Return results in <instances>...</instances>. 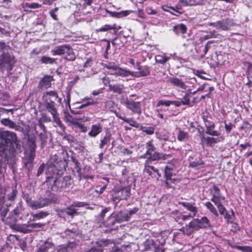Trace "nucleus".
<instances>
[{"label":"nucleus","instance_id":"423d86ee","mask_svg":"<svg viewBox=\"0 0 252 252\" xmlns=\"http://www.w3.org/2000/svg\"><path fill=\"white\" fill-rule=\"evenodd\" d=\"M202 119L206 127V133L212 136H219L220 132L216 130H214L216 125L214 122L208 119V116L203 114Z\"/></svg>","mask_w":252,"mask_h":252},{"label":"nucleus","instance_id":"de8ad7c7","mask_svg":"<svg viewBox=\"0 0 252 252\" xmlns=\"http://www.w3.org/2000/svg\"><path fill=\"white\" fill-rule=\"evenodd\" d=\"M71 160L74 164V167L76 169V172L77 173L79 178V180H81V168L80 165V163L78 162V160L73 156L71 157Z\"/></svg>","mask_w":252,"mask_h":252},{"label":"nucleus","instance_id":"6ab92c4d","mask_svg":"<svg viewBox=\"0 0 252 252\" xmlns=\"http://www.w3.org/2000/svg\"><path fill=\"white\" fill-rule=\"evenodd\" d=\"M179 204L182 205L188 211L190 212V215H192L194 217L198 213V208L195 206V202H180Z\"/></svg>","mask_w":252,"mask_h":252},{"label":"nucleus","instance_id":"c756f323","mask_svg":"<svg viewBox=\"0 0 252 252\" xmlns=\"http://www.w3.org/2000/svg\"><path fill=\"white\" fill-rule=\"evenodd\" d=\"M117 222L115 217L112 216L111 214L108 219L103 222L104 225L108 228H109V230H106L105 232H110L114 229V226L115 223Z\"/></svg>","mask_w":252,"mask_h":252},{"label":"nucleus","instance_id":"79ce46f5","mask_svg":"<svg viewBox=\"0 0 252 252\" xmlns=\"http://www.w3.org/2000/svg\"><path fill=\"white\" fill-rule=\"evenodd\" d=\"M36 128L35 126V128H34L35 131L36 133L38 135L39 139L41 142V147H43L45 146V145L46 144V143L47 142V140L48 139L47 131L44 130V131H41L38 133V132L36 130Z\"/></svg>","mask_w":252,"mask_h":252},{"label":"nucleus","instance_id":"774afa93","mask_svg":"<svg viewBox=\"0 0 252 252\" xmlns=\"http://www.w3.org/2000/svg\"><path fill=\"white\" fill-rule=\"evenodd\" d=\"M204 252H222L221 251L215 247H212L209 245H206L203 247Z\"/></svg>","mask_w":252,"mask_h":252},{"label":"nucleus","instance_id":"a18cd8bd","mask_svg":"<svg viewBox=\"0 0 252 252\" xmlns=\"http://www.w3.org/2000/svg\"><path fill=\"white\" fill-rule=\"evenodd\" d=\"M144 250L145 251L153 250L156 248V244L152 239H148L144 242Z\"/></svg>","mask_w":252,"mask_h":252},{"label":"nucleus","instance_id":"cd10ccee","mask_svg":"<svg viewBox=\"0 0 252 252\" xmlns=\"http://www.w3.org/2000/svg\"><path fill=\"white\" fill-rule=\"evenodd\" d=\"M102 125L98 123L92 126L91 129L88 133V135L91 137H95L102 132Z\"/></svg>","mask_w":252,"mask_h":252},{"label":"nucleus","instance_id":"4c0bfd02","mask_svg":"<svg viewBox=\"0 0 252 252\" xmlns=\"http://www.w3.org/2000/svg\"><path fill=\"white\" fill-rule=\"evenodd\" d=\"M19 214V210L18 208H15L9 214L7 218V221L10 223H14L17 220L18 215Z\"/></svg>","mask_w":252,"mask_h":252},{"label":"nucleus","instance_id":"9b49d317","mask_svg":"<svg viewBox=\"0 0 252 252\" xmlns=\"http://www.w3.org/2000/svg\"><path fill=\"white\" fill-rule=\"evenodd\" d=\"M198 225L196 224L194 219L185 226H183L179 231L182 232L184 235L188 236H190L194 232L198 231Z\"/></svg>","mask_w":252,"mask_h":252},{"label":"nucleus","instance_id":"a19ab883","mask_svg":"<svg viewBox=\"0 0 252 252\" xmlns=\"http://www.w3.org/2000/svg\"><path fill=\"white\" fill-rule=\"evenodd\" d=\"M162 9L165 11H167L170 12L171 14L174 15L175 16H177L176 14H175L174 12H176L179 14H182V11H181V9L178 8L177 6H176V8L169 6L167 5H163L162 6Z\"/></svg>","mask_w":252,"mask_h":252},{"label":"nucleus","instance_id":"09e8293b","mask_svg":"<svg viewBox=\"0 0 252 252\" xmlns=\"http://www.w3.org/2000/svg\"><path fill=\"white\" fill-rule=\"evenodd\" d=\"M170 58V57L167 56L165 55H158L155 58L156 62L162 64H164Z\"/></svg>","mask_w":252,"mask_h":252},{"label":"nucleus","instance_id":"13d9d810","mask_svg":"<svg viewBox=\"0 0 252 252\" xmlns=\"http://www.w3.org/2000/svg\"><path fill=\"white\" fill-rule=\"evenodd\" d=\"M64 209L65 210L66 214L72 217V218H73L74 215H76L78 214L77 210L74 209L71 205Z\"/></svg>","mask_w":252,"mask_h":252},{"label":"nucleus","instance_id":"6e6552de","mask_svg":"<svg viewBox=\"0 0 252 252\" xmlns=\"http://www.w3.org/2000/svg\"><path fill=\"white\" fill-rule=\"evenodd\" d=\"M138 71H132V76L134 77H143L149 76L151 74L150 67L148 65H141V63L137 61L136 67Z\"/></svg>","mask_w":252,"mask_h":252},{"label":"nucleus","instance_id":"6e6d98bb","mask_svg":"<svg viewBox=\"0 0 252 252\" xmlns=\"http://www.w3.org/2000/svg\"><path fill=\"white\" fill-rule=\"evenodd\" d=\"M161 158V154L158 152H155L154 154L151 153V155H148L147 159L148 162L150 161H155Z\"/></svg>","mask_w":252,"mask_h":252},{"label":"nucleus","instance_id":"4d7b16f0","mask_svg":"<svg viewBox=\"0 0 252 252\" xmlns=\"http://www.w3.org/2000/svg\"><path fill=\"white\" fill-rule=\"evenodd\" d=\"M140 129L147 135L153 134L155 130V127L153 126L146 127L141 126Z\"/></svg>","mask_w":252,"mask_h":252},{"label":"nucleus","instance_id":"bb28decb","mask_svg":"<svg viewBox=\"0 0 252 252\" xmlns=\"http://www.w3.org/2000/svg\"><path fill=\"white\" fill-rule=\"evenodd\" d=\"M196 224L198 225V230L206 228L210 226V222L207 217L204 216L201 219H194Z\"/></svg>","mask_w":252,"mask_h":252},{"label":"nucleus","instance_id":"b1692460","mask_svg":"<svg viewBox=\"0 0 252 252\" xmlns=\"http://www.w3.org/2000/svg\"><path fill=\"white\" fill-rule=\"evenodd\" d=\"M57 169L55 168V165L49 166L46 170V181L50 182V180H57Z\"/></svg>","mask_w":252,"mask_h":252},{"label":"nucleus","instance_id":"c03bdc74","mask_svg":"<svg viewBox=\"0 0 252 252\" xmlns=\"http://www.w3.org/2000/svg\"><path fill=\"white\" fill-rule=\"evenodd\" d=\"M146 148L147 149V151L144 155V157L146 156L151 155V153L155 152L156 150V147L153 144V140H151L147 142L146 144Z\"/></svg>","mask_w":252,"mask_h":252},{"label":"nucleus","instance_id":"603ef678","mask_svg":"<svg viewBox=\"0 0 252 252\" xmlns=\"http://www.w3.org/2000/svg\"><path fill=\"white\" fill-rule=\"evenodd\" d=\"M174 168L173 165L166 166L164 168V177L165 179L171 177L173 176V172Z\"/></svg>","mask_w":252,"mask_h":252},{"label":"nucleus","instance_id":"39448f33","mask_svg":"<svg viewBox=\"0 0 252 252\" xmlns=\"http://www.w3.org/2000/svg\"><path fill=\"white\" fill-rule=\"evenodd\" d=\"M210 192L212 195L211 201L218 207L222 205V202L225 201L224 196L221 195L220 189L216 185H213L212 189H210Z\"/></svg>","mask_w":252,"mask_h":252},{"label":"nucleus","instance_id":"412c9836","mask_svg":"<svg viewBox=\"0 0 252 252\" xmlns=\"http://www.w3.org/2000/svg\"><path fill=\"white\" fill-rule=\"evenodd\" d=\"M189 167L195 169H199L201 168L204 167L205 164L204 161L202 160L200 158H193L192 157H189Z\"/></svg>","mask_w":252,"mask_h":252},{"label":"nucleus","instance_id":"0eeeda50","mask_svg":"<svg viewBox=\"0 0 252 252\" xmlns=\"http://www.w3.org/2000/svg\"><path fill=\"white\" fill-rule=\"evenodd\" d=\"M208 25L213 26L218 30L228 31L231 29V28L234 26V24L232 19L226 18L220 21H218L216 22L208 23Z\"/></svg>","mask_w":252,"mask_h":252},{"label":"nucleus","instance_id":"0e129e2a","mask_svg":"<svg viewBox=\"0 0 252 252\" xmlns=\"http://www.w3.org/2000/svg\"><path fill=\"white\" fill-rule=\"evenodd\" d=\"M103 180H105L106 183H103V186L100 188L99 190H95V192H96L98 194H101L104 192L107 187L108 184L109 183V178L107 177L103 178Z\"/></svg>","mask_w":252,"mask_h":252},{"label":"nucleus","instance_id":"5fc2aeb1","mask_svg":"<svg viewBox=\"0 0 252 252\" xmlns=\"http://www.w3.org/2000/svg\"><path fill=\"white\" fill-rule=\"evenodd\" d=\"M17 230L18 231L22 232L25 234L30 233L32 232V230L30 229L29 227L28 226V224L18 225L17 226Z\"/></svg>","mask_w":252,"mask_h":252},{"label":"nucleus","instance_id":"f3484780","mask_svg":"<svg viewBox=\"0 0 252 252\" xmlns=\"http://www.w3.org/2000/svg\"><path fill=\"white\" fill-rule=\"evenodd\" d=\"M36 154L26 152V155L24 159L25 167L28 170V172H31L33 167V160Z\"/></svg>","mask_w":252,"mask_h":252},{"label":"nucleus","instance_id":"2eb2a0df","mask_svg":"<svg viewBox=\"0 0 252 252\" xmlns=\"http://www.w3.org/2000/svg\"><path fill=\"white\" fill-rule=\"evenodd\" d=\"M201 140L202 142H203V140H204L207 146L212 147L215 144L223 141L224 137L223 136H221L218 138L209 136L205 137L204 135H202Z\"/></svg>","mask_w":252,"mask_h":252},{"label":"nucleus","instance_id":"3c124183","mask_svg":"<svg viewBox=\"0 0 252 252\" xmlns=\"http://www.w3.org/2000/svg\"><path fill=\"white\" fill-rule=\"evenodd\" d=\"M46 200L47 206L51 204H57L60 202V199L57 195L55 194H51L48 198H45Z\"/></svg>","mask_w":252,"mask_h":252},{"label":"nucleus","instance_id":"49530a36","mask_svg":"<svg viewBox=\"0 0 252 252\" xmlns=\"http://www.w3.org/2000/svg\"><path fill=\"white\" fill-rule=\"evenodd\" d=\"M126 213H124L123 211L119 212L115 216L117 222L120 223L128 221V217L126 216Z\"/></svg>","mask_w":252,"mask_h":252},{"label":"nucleus","instance_id":"7ed1b4c3","mask_svg":"<svg viewBox=\"0 0 252 252\" xmlns=\"http://www.w3.org/2000/svg\"><path fill=\"white\" fill-rule=\"evenodd\" d=\"M131 189L128 186L121 187L113 191L111 194V200L115 205L122 200H127L131 194Z\"/></svg>","mask_w":252,"mask_h":252},{"label":"nucleus","instance_id":"20e7f679","mask_svg":"<svg viewBox=\"0 0 252 252\" xmlns=\"http://www.w3.org/2000/svg\"><path fill=\"white\" fill-rule=\"evenodd\" d=\"M15 63V57L8 53H3L0 56V65L6 69L8 76L11 74Z\"/></svg>","mask_w":252,"mask_h":252},{"label":"nucleus","instance_id":"e433bc0d","mask_svg":"<svg viewBox=\"0 0 252 252\" xmlns=\"http://www.w3.org/2000/svg\"><path fill=\"white\" fill-rule=\"evenodd\" d=\"M111 133L107 130L105 132L104 136L102 139L100 140V143L99 145V148L102 149L104 146L109 143L111 141Z\"/></svg>","mask_w":252,"mask_h":252},{"label":"nucleus","instance_id":"2f4dec72","mask_svg":"<svg viewBox=\"0 0 252 252\" xmlns=\"http://www.w3.org/2000/svg\"><path fill=\"white\" fill-rule=\"evenodd\" d=\"M54 244L48 241H45L38 248L37 252H49V250L54 247Z\"/></svg>","mask_w":252,"mask_h":252},{"label":"nucleus","instance_id":"f257e3e1","mask_svg":"<svg viewBox=\"0 0 252 252\" xmlns=\"http://www.w3.org/2000/svg\"><path fill=\"white\" fill-rule=\"evenodd\" d=\"M17 141L18 137L15 132L8 130L0 131V179L4 177L3 166L6 157L5 151L13 144H16Z\"/></svg>","mask_w":252,"mask_h":252},{"label":"nucleus","instance_id":"ea45409f","mask_svg":"<svg viewBox=\"0 0 252 252\" xmlns=\"http://www.w3.org/2000/svg\"><path fill=\"white\" fill-rule=\"evenodd\" d=\"M65 54H66V56L64 57V59L68 61H73L76 59V56L73 51V49L69 46L68 45V48H67Z\"/></svg>","mask_w":252,"mask_h":252},{"label":"nucleus","instance_id":"f03ea898","mask_svg":"<svg viewBox=\"0 0 252 252\" xmlns=\"http://www.w3.org/2000/svg\"><path fill=\"white\" fill-rule=\"evenodd\" d=\"M44 106L46 110L51 114L58 112L55 101L62 103V98L59 96L56 91H50L43 93Z\"/></svg>","mask_w":252,"mask_h":252},{"label":"nucleus","instance_id":"aec40b11","mask_svg":"<svg viewBox=\"0 0 252 252\" xmlns=\"http://www.w3.org/2000/svg\"><path fill=\"white\" fill-rule=\"evenodd\" d=\"M27 147L28 150L27 152L32 154H36V149L37 147L36 144V137L34 136L27 137Z\"/></svg>","mask_w":252,"mask_h":252},{"label":"nucleus","instance_id":"338daca9","mask_svg":"<svg viewBox=\"0 0 252 252\" xmlns=\"http://www.w3.org/2000/svg\"><path fill=\"white\" fill-rule=\"evenodd\" d=\"M188 137L189 134L187 132L180 130L178 134L177 139L179 141H185L186 139H187Z\"/></svg>","mask_w":252,"mask_h":252},{"label":"nucleus","instance_id":"052dcab7","mask_svg":"<svg viewBox=\"0 0 252 252\" xmlns=\"http://www.w3.org/2000/svg\"><path fill=\"white\" fill-rule=\"evenodd\" d=\"M106 11L107 13L111 14V16H127L130 14V11H121L119 12H110L107 9H106Z\"/></svg>","mask_w":252,"mask_h":252},{"label":"nucleus","instance_id":"9d476101","mask_svg":"<svg viewBox=\"0 0 252 252\" xmlns=\"http://www.w3.org/2000/svg\"><path fill=\"white\" fill-rule=\"evenodd\" d=\"M27 205L33 210H37L47 206L46 200L44 198H40L37 200H32L28 197L26 199Z\"/></svg>","mask_w":252,"mask_h":252},{"label":"nucleus","instance_id":"e2e57ef3","mask_svg":"<svg viewBox=\"0 0 252 252\" xmlns=\"http://www.w3.org/2000/svg\"><path fill=\"white\" fill-rule=\"evenodd\" d=\"M45 224L41 222L38 223H30L29 221L28 222V226L29 228H31L30 229H32V231L34 229H38L40 228H42L45 226Z\"/></svg>","mask_w":252,"mask_h":252},{"label":"nucleus","instance_id":"72a5a7b5","mask_svg":"<svg viewBox=\"0 0 252 252\" xmlns=\"http://www.w3.org/2000/svg\"><path fill=\"white\" fill-rule=\"evenodd\" d=\"M51 115H52L54 122L57 124V125L61 128L62 131L60 133H65L66 126L61 121L58 112L52 114Z\"/></svg>","mask_w":252,"mask_h":252},{"label":"nucleus","instance_id":"473e14b6","mask_svg":"<svg viewBox=\"0 0 252 252\" xmlns=\"http://www.w3.org/2000/svg\"><path fill=\"white\" fill-rule=\"evenodd\" d=\"M5 202V198L4 196H0V214L1 217V220L3 221L8 212L7 208L4 207Z\"/></svg>","mask_w":252,"mask_h":252},{"label":"nucleus","instance_id":"393cba45","mask_svg":"<svg viewBox=\"0 0 252 252\" xmlns=\"http://www.w3.org/2000/svg\"><path fill=\"white\" fill-rule=\"evenodd\" d=\"M110 74L115 76L126 77L129 75L132 76V71L122 68L118 65L114 71L110 73Z\"/></svg>","mask_w":252,"mask_h":252},{"label":"nucleus","instance_id":"c9c22d12","mask_svg":"<svg viewBox=\"0 0 252 252\" xmlns=\"http://www.w3.org/2000/svg\"><path fill=\"white\" fill-rule=\"evenodd\" d=\"M67 44H63L61 46H57L54 50L52 51L53 55L62 56L65 54V51L68 48Z\"/></svg>","mask_w":252,"mask_h":252},{"label":"nucleus","instance_id":"864d4df0","mask_svg":"<svg viewBox=\"0 0 252 252\" xmlns=\"http://www.w3.org/2000/svg\"><path fill=\"white\" fill-rule=\"evenodd\" d=\"M173 31L175 32H178V30H180L182 34H185L187 32V28L185 25L183 24H180L176 25L173 27Z\"/></svg>","mask_w":252,"mask_h":252},{"label":"nucleus","instance_id":"680f3d73","mask_svg":"<svg viewBox=\"0 0 252 252\" xmlns=\"http://www.w3.org/2000/svg\"><path fill=\"white\" fill-rule=\"evenodd\" d=\"M101 65L104 68H107L108 69H111L114 71L118 65L116 64V63L114 62H108L107 63H101Z\"/></svg>","mask_w":252,"mask_h":252},{"label":"nucleus","instance_id":"a878e982","mask_svg":"<svg viewBox=\"0 0 252 252\" xmlns=\"http://www.w3.org/2000/svg\"><path fill=\"white\" fill-rule=\"evenodd\" d=\"M76 245L74 242H69L67 245H59L57 248V252H72L76 248Z\"/></svg>","mask_w":252,"mask_h":252},{"label":"nucleus","instance_id":"f8f14e48","mask_svg":"<svg viewBox=\"0 0 252 252\" xmlns=\"http://www.w3.org/2000/svg\"><path fill=\"white\" fill-rule=\"evenodd\" d=\"M110 80L109 78H104V84L106 86L107 83H108V89L110 91L113 92L114 93L118 94H121L123 93V90L125 88L124 85L123 84H112L110 83Z\"/></svg>","mask_w":252,"mask_h":252},{"label":"nucleus","instance_id":"69168bd1","mask_svg":"<svg viewBox=\"0 0 252 252\" xmlns=\"http://www.w3.org/2000/svg\"><path fill=\"white\" fill-rule=\"evenodd\" d=\"M124 122L128 123L131 126H133V127L137 128H140V126H141L140 124H139L136 121L133 120L131 118H126Z\"/></svg>","mask_w":252,"mask_h":252},{"label":"nucleus","instance_id":"58836bf2","mask_svg":"<svg viewBox=\"0 0 252 252\" xmlns=\"http://www.w3.org/2000/svg\"><path fill=\"white\" fill-rule=\"evenodd\" d=\"M49 215V213L48 211H41L37 213H31V215L32 217V219L31 220L32 221L36 220H40L46 218Z\"/></svg>","mask_w":252,"mask_h":252},{"label":"nucleus","instance_id":"f704fd0d","mask_svg":"<svg viewBox=\"0 0 252 252\" xmlns=\"http://www.w3.org/2000/svg\"><path fill=\"white\" fill-rule=\"evenodd\" d=\"M51 115H52L54 122L57 124V125L61 128L62 131L60 133H65L66 126L61 121L58 112L52 114Z\"/></svg>","mask_w":252,"mask_h":252},{"label":"nucleus","instance_id":"1a4fd4ad","mask_svg":"<svg viewBox=\"0 0 252 252\" xmlns=\"http://www.w3.org/2000/svg\"><path fill=\"white\" fill-rule=\"evenodd\" d=\"M72 184V181L71 176H66L59 181L57 180H54L53 185L63 190H66L67 189H70Z\"/></svg>","mask_w":252,"mask_h":252},{"label":"nucleus","instance_id":"a211bd4d","mask_svg":"<svg viewBox=\"0 0 252 252\" xmlns=\"http://www.w3.org/2000/svg\"><path fill=\"white\" fill-rule=\"evenodd\" d=\"M96 247L106 248V249H109L115 246V243L112 239H100L95 242Z\"/></svg>","mask_w":252,"mask_h":252},{"label":"nucleus","instance_id":"4be33fe9","mask_svg":"<svg viewBox=\"0 0 252 252\" xmlns=\"http://www.w3.org/2000/svg\"><path fill=\"white\" fill-rule=\"evenodd\" d=\"M120 28V27H117V25L115 23L111 24H106L102 26V27L96 29L95 30V32L96 33H98L99 32H107L110 30L113 31V33L115 35L116 34V33L118 32V30Z\"/></svg>","mask_w":252,"mask_h":252},{"label":"nucleus","instance_id":"8fccbe9b","mask_svg":"<svg viewBox=\"0 0 252 252\" xmlns=\"http://www.w3.org/2000/svg\"><path fill=\"white\" fill-rule=\"evenodd\" d=\"M204 205L206 208L208 209L210 212L212 213L216 217H219V213L217 210V209L214 207L211 202L208 201L204 204Z\"/></svg>","mask_w":252,"mask_h":252},{"label":"nucleus","instance_id":"c85d7f7f","mask_svg":"<svg viewBox=\"0 0 252 252\" xmlns=\"http://www.w3.org/2000/svg\"><path fill=\"white\" fill-rule=\"evenodd\" d=\"M181 180L179 178H173L172 177L165 179L164 186L167 189H175V185L179 184Z\"/></svg>","mask_w":252,"mask_h":252},{"label":"nucleus","instance_id":"5701e85b","mask_svg":"<svg viewBox=\"0 0 252 252\" xmlns=\"http://www.w3.org/2000/svg\"><path fill=\"white\" fill-rule=\"evenodd\" d=\"M0 123L4 126L9 128L14 129L16 131H21L23 128L19 125H17L15 122L9 118H3L0 121Z\"/></svg>","mask_w":252,"mask_h":252},{"label":"nucleus","instance_id":"bf43d9fd","mask_svg":"<svg viewBox=\"0 0 252 252\" xmlns=\"http://www.w3.org/2000/svg\"><path fill=\"white\" fill-rule=\"evenodd\" d=\"M236 250H240L243 252H252V247L250 246H241L238 245H235L231 246Z\"/></svg>","mask_w":252,"mask_h":252},{"label":"nucleus","instance_id":"ddd939ff","mask_svg":"<svg viewBox=\"0 0 252 252\" xmlns=\"http://www.w3.org/2000/svg\"><path fill=\"white\" fill-rule=\"evenodd\" d=\"M54 80L53 76L46 75L39 81L37 88L39 90L50 88L51 87V82Z\"/></svg>","mask_w":252,"mask_h":252},{"label":"nucleus","instance_id":"37998d69","mask_svg":"<svg viewBox=\"0 0 252 252\" xmlns=\"http://www.w3.org/2000/svg\"><path fill=\"white\" fill-rule=\"evenodd\" d=\"M40 62L41 63L47 64H57V59L53 58H51L48 56H43L41 57L39 60Z\"/></svg>","mask_w":252,"mask_h":252},{"label":"nucleus","instance_id":"dca6fc26","mask_svg":"<svg viewBox=\"0 0 252 252\" xmlns=\"http://www.w3.org/2000/svg\"><path fill=\"white\" fill-rule=\"evenodd\" d=\"M148 160H146L144 164V172L147 173L149 176L152 177H160L161 174L159 173L158 170L153 166L149 165Z\"/></svg>","mask_w":252,"mask_h":252},{"label":"nucleus","instance_id":"7c9ffc66","mask_svg":"<svg viewBox=\"0 0 252 252\" xmlns=\"http://www.w3.org/2000/svg\"><path fill=\"white\" fill-rule=\"evenodd\" d=\"M168 82L172 85L181 88L186 89L187 86L181 79L177 77H171L168 79Z\"/></svg>","mask_w":252,"mask_h":252},{"label":"nucleus","instance_id":"4468645a","mask_svg":"<svg viewBox=\"0 0 252 252\" xmlns=\"http://www.w3.org/2000/svg\"><path fill=\"white\" fill-rule=\"evenodd\" d=\"M126 106L135 113L140 114L141 112L140 102H135L132 99H126L125 101Z\"/></svg>","mask_w":252,"mask_h":252}]
</instances>
